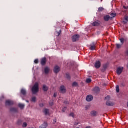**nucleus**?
Returning <instances> with one entry per match:
<instances>
[{
  "mask_svg": "<svg viewBox=\"0 0 128 128\" xmlns=\"http://www.w3.org/2000/svg\"><path fill=\"white\" fill-rule=\"evenodd\" d=\"M104 10V8H100L98 10V12H102Z\"/></svg>",
  "mask_w": 128,
  "mask_h": 128,
  "instance_id": "a878e982",
  "label": "nucleus"
},
{
  "mask_svg": "<svg viewBox=\"0 0 128 128\" xmlns=\"http://www.w3.org/2000/svg\"><path fill=\"white\" fill-rule=\"evenodd\" d=\"M48 123L46 122H44V124L41 126L40 128H48Z\"/></svg>",
  "mask_w": 128,
  "mask_h": 128,
  "instance_id": "f3484780",
  "label": "nucleus"
},
{
  "mask_svg": "<svg viewBox=\"0 0 128 128\" xmlns=\"http://www.w3.org/2000/svg\"><path fill=\"white\" fill-rule=\"evenodd\" d=\"M106 100H107L106 102V106H114V102H112V100H110V96H107L105 98Z\"/></svg>",
  "mask_w": 128,
  "mask_h": 128,
  "instance_id": "f03ea898",
  "label": "nucleus"
},
{
  "mask_svg": "<svg viewBox=\"0 0 128 128\" xmlns=\"http://www.w3.org/2000/svg\"><path fill=\"white\" fill-rule=\"evenodd\" d=\"M0 100H4V96H2L1 97Z\"/></svg>",
  "mask_w": 128,
  "mask_h": 128,
  "instance_id": "ea45409f",
  "label": "nucleus"
},
{
  "mask_svg": "<svg viewBox=\"0 0 128 128\" xmlns=\"http://www.w3.org/2000/svg\"><path fill=\"white\" fill-rule=\"evenodd\" d=\"M74 126H78V122H76L74 123Z\"/></svg>",
  "mask_w": 128,
  "mask_h": 128,
  "instance_id": "a19ab883",
  "label": "nucleus"
},
{
  "mask_svg": "<svg viewBox=\"0 0 128 128\" xmlns=\"http://www.w3.org/2000/svg\"><path fill=\"white\" fill-rule=\"evenodd\" d=\"M50 106H54V102H49Z\"/></svg>",
  "mask_w": 128,
  "mask_h": 128,
  "instance_id": "58836bf2",
  "label": "nucleus"
},
{
  "mask_svg": "<svg viewBox=\"0 0 128 128\" xmlns=\"http://www.w3.org/2000/svg\"><path fill=\"white\" fill-rule=\"evenodd\" d=\"M28 126V124L24 122L23 124V128H26Z\"/></svg>",
  "mask_w": 128,
  "mask_h": 128,
  "instance_id": "7c9ffc66",
  "label": "nucleus"
},
{
  "mask_svg": "<svg viewBox=\"0 0 128 128\" xmlns=\"http://www.w3.org/2000/svg\"><path fill=\"white\" fill-rule=\"evenodd\" d=\"M27 102H28V101H27Z\"/></svg>",
  "mask_w": 128,
  "mask_h": 128,
  "instance_id": "3c124183",
  "label": "nucleus"
},
{
  "mask_svg": "<svg viewBox=\"0 0 128 128\" xmlns=\"http://www.w3.org/2000/svg\"><path fill=\"white\" fill-rule=\"evenodd\" d=\"M64 104H68V102H64Z\"/></svg>",
  "mask_w": 128,
  "mask_h": 128,
  "instance_id": "c03bdc74",
  "label": "nucleus"
},
{
  "mask_svg": "<svg viewBox=\"0 0 128 128\" xmlns=\"http://www.w3.org/2000/svg\"><path fill=\"white\" fill-rule=\"evenodd\" d=\"M21 94H22V96H26V90L24 89H22L21 90Z\"/></svg>",
  "mask_w": 128,
  "mask_h": 128,
  "instance_id": "4468645a",
  "label": "nucleus"
},
{
  "mask_svg": "<svg viewBox=\"0 0 128 128\" xmlns=\"http://www.w3.org/2000/svg\"><path fill=\"white\" fill-rule=\"evenodd\" d=\"M45 116H50V110L48 109H45L44 110Z\"/></svg>",
  "mask_w": 128,
  "mask_h": 128,
  "instance_id": "dca6fc26",
  "label": "nucleus"
},
{
  "mask_svg": "<svg viewBox=\"0 0 128 128\" xmlns=\"http://www.w3.org/2000/svg\"><path fill=\"white\" fill-rule=\"evenodd\" d=\"M6 106H12L14 104V102L8 100L6 101Z\"/></svg>",
  "mask_w": 128,
  "mask_h": 128,
  "instance_id": "9d476101",
  "label": "nucleus"
},
{
  "mask_svg": "<svg viewBox=\"0 0 128 128\" xmlns=\"http://www.w3.org/2000/svg\"><path fill=\"white\" fill-rule=\"evenodd\" d=\"M116 46L117 48H122V45H120V44H116Z\"/></svg>",
  "mask_w": 128,
  "mask_h": 128,
  "instance_id": "c756f323",
  "label": "nucleus"
},
{
  "mask_svg": "<svg viewBox=\"0 0 128 128\" xmlns=\"http://www.w3.org/2000/svg\"><path fill=\"white\" fill-rule=\"evenodd\" d=\"M34 63L36 64H38V60L36 59V60H34Z\"/></svg>",
  "mask_w": 128,
  "mask_h": 128,
  "instance_id": "c9c22d12",
  "label": "nucleus"
},
{
  "mask_svg": "<svg viewBox=\"0 0 128 128\" xmlns=\"http://www.w3.org/2000/svg\"><path fill=\"white\" fill-rule=\"evenodd\" d=\"M70 116L74 118V114L72 112L70 114Z\"/></svg>",
  "mask_w": 128,
  "mask_h": 128,
  "instance_id": "2f4dec72",
  "label": "nucleus"
},
{
  "mask_svg": "<svg viewBox=\"0 0 128 128\" xmlns=\"http://www.w3.org/2000/svg\"><path fill=\"white\" fill-rule=\"evenodd\" d=\"M94 92H96V94H98L100 92V88L96 87L94 89Z\"/></svg>",
  "mask_w": 128,
  "mask_h": 128,
  "instance_id": "ddd939ff",
  "label": "nucleus"
},
{
  "mask_svg": "<svg viewBox=\"0 0 128 128\" xmlns=\"http://www.w3.org/2000/svg\"><path fill=\"white\" fill-rule=\"evenodd\" d=\"M32 90L33 94H36L38 92V90H40L38 83L36 82L34 86L32 88Z\"/></svg>",
  "mask_w": 128,
  "mask_h": 128,
  "instance_id": "f257e3e1",
  "label": "nucleus"
},
{
  "mask_svg": "<svg viewBox=\"0 0 128 128\" xmlns=\"http://www.w3.org/2000/svg\"><path fill=\"white\" fill-rule=\"evenodd\" d=\"M100 66H101L100 62L96 61L95 64V68H100Z\"/></svg>",
  "mask_w": 128,
  "mask_h": 128,
  "instance_id": "6e6552de",
  "label": "nucleus"
},
{
  "mask_svg": "<svg viewBox=\"0 0 128 128\" xmlns=\"http://www.w3.org/2000/svg\"><path fill=\"white\" fill-rule=\"evenodd\" d=\"M62 33V30H60L59 32H58V36H60V34Z\"/></svg>",
  "mask_w": 128,
  "mask_h": 128,
  "instance_id": "e433bc0d",
  "label": "nucleus"
},
{
  "mask_svg": "<svg viewBox=\"0 0 128 128\" xmlns=\"http://www.w3.org/2000/svg\"><path fill=\"white\" fill-rule=\"evenodd\" d=\"M50 69L48 67H46L44 68V72L46 74H48L50 72Z\"/></svg>",
  "mask_w": 128,
  "mask_h": 128,
  "instance_id": "f8f14e48",
  "label": "nucleus"
},
{
  "mask_svg": "<svg viewBox=\"0 0 128 128\" xmlns=\"http://www.w3.org/2000/svg\"><path fill=\"white\" fill-rule=\"evenodd\" d=\"M40 106H44V104H40Z\"/></svg>",
  "mask_w": 128,
  "mask_h": 128,
  "instance_id": "de8ad7c7",
  "label": "nucleus"
},
{
  "mask_svg": "<svg viewBox=\"0 0 128 128\" xmlns=\"http://www.w3.org/2000/svg\"><path fill=\"white\" fill-rule=\"evenodd\" d=\"M60 67L58 66H56L54 68V72L55 74H58L60 72Z\"/></svg>",
  "mask_w": 128,
  "mask_h": 128,
  "instance_id": "0eeeda50",
  "label": "nucleus"
},
{
  "mask_svg": "<svg viewBox=\"0 0 128 128\" xmlns=\"http://www.w3.org/2000/svg\"><path fill=\"white\" fill-rule=\"evenodd\" d=\"M110 18V16L108 15H107L104 17V20L105 22H108Z\"/></svg>",
  "mask_w": 128,
  "mask_h": 128,
  "instance_id": "2eb2a0df",
  "label": "nucleus"
},
{
  "mask_svg": "<svg viewBox=\"0 0 128 128\" xmlns=\"http://www.w3.org/2000/svg\"><path fill=\"white\" fill-rule=\"evenodd\" d=\"M86 82H87V84H90V82H92V79H90V78L87 79Z\"/></svg>",
  "mask_w": 128,
  "mask_h": 128,
  "instance_id": "bb28decb",
  "label": "nucleus"
},
{
  "mask_svg": "<svg viewBox=\"0 0 128 128\" xmlns=\"http://www.w3.org/2000/svg\"><path fill=\"white\" fill-rule=\"evenodd\" d=\"M116 92H120V86H117L116 87Z\"/></svg>",
  "mask_w": 128,
  "mask_h": 128,
  "instance_id": "cd10ccee",
  "label": "nucleus"
},
{
  "mask_svg": "<svg viewBox=\"0 0 128 128\" xmlns=\"http://www.w3.org/2000/svg\"><path fill=\"white\" fill-rule=\"evenodd\" d=\"M54 98H56V94H54Z\"/></svg>",
  "mask_w": 128,
  "mask_h": 128,
  "instance_id": "a18cd8bd",
  "label": "nucleus"
},
{
  "mask_svg": "<svg viewBox=\"0 0 128 128\" xmlns=\"http://www.w3.org/2000/svg\"><path fill=\"white\" fill-rule=\"evenodd\" d=\"M124 10H128V6H124Z\"/></svg>",
  "mask_w": 128,
  "mask_h": 128,
  "instance_id": "79ce46f5",
  "label": "nucleus"
},
{
  "mask_svg": "<svg viewBox=\"0 0 128 128\" xmlns=\"http://www.w3.org/2000/svg\"><path fill=\"white\" fill-rule=\"evenodd\" d=\"M125 20H126V22H128V16H126Z\"/></svg>",
  "mask_w": 128,
  "mask_h": 128,
  "instance_id": "37998d69",
  "label": "nucleus"
},
{
  "mask_svg": "<svg viewBox=\"0 0 128 128\" xmlns=\"http://www.w3.org/2000/svg\"><path fill=\"white\" fill-rule=\"evenodd\" d=\"M18 106H19V108H21V110H22V109L24 108L25 106H24V104H18Z\"/></svg>",
  "mask_w": 128,
  "mask_h": 128,
  "instance_id": "5701e85b",
  "label": "nucleus"
},
{
  "mask_svg": "<svg viewBox=\"0 0 128 128\" xmlns=\"http://www.w3.org/2000/svg\"><path fill=\"white\" fill-rule=\"evenodd\" d=\"M60 90L62 94H64V92H66V88L64 86H61L60 88Z\"/></svg>",
  "mask_w": 128,
  "mask_h": 128,
  "instance_id": "9b49d317",
  "label": "nucleus"
},
{
  "mask_svg": "<svg viewBox=\"0 0 128 128\" xmlns=\"http://www.w3.org/2000/svg\"><path fill=\"white\" fill-rule=\"evenodd\" d=\"M80 35H74L72 37V40L73 42H78L80 40Z\"/></svg>",
  "mask_w": 128,
  "mask_h": 128,
  "instance_id": "7ed1b4c3",
  "label": "nucleus"
},
{
  "mask_svg": "<svg viewBox=\"0 0 128 128\" xmlns=\"http://www.w3.org/2000/svg\"><path fill=\"white\" fill-rule=\"evenodd\" d=\"M123 70H124V67L118 68L116 70L117 74H118V76H120V74H122V73Z\"/></svg>",
  "mask_w": 128,
  "mask_h": 128,
  "instance_id": "20e7f679",
  "label": "nucleus"
},
{
  "mask_svg": "<svg viewBox=\"0 0 128 128\" xmlns=\"http://www.w3.org/2000/svg\"><path fill=\"white\" fill-rule=\"evenodd\" d=\"M110 16H112V18H116V14L112 13L111 14Z\"/></svg>",
  "mask_w": 128,
  "mask_h": 128,
  "instance_id": "c85d7f7f",
  "label": "nucleus"
},
{
  "mask_svg": "<svg viewBox=\"0 0 128 128\" xmlns=\"http://www.w3.org/2000/svg\"><path fill=\"white\" fill-rule=\"evenodd\" d=\"M10 110L12 112H18V108H12Z\"/></svg>",
  "mask_w": 128,
  "mask_h": 128,
  "instance_id": "aec40b11",
  "label": "nucleus"
},
{
  "mask_svg": "<svg viewBox=\"0 0 128 128\" xmlns=\"http://www.w3.org/2000/svg\"><path fill=\"white\" fill-rule=\"evenodd\" d=\"M100 24V21L98 20L94 22L92 24V26H99Z\"/></svg>",
  "mask_w": 128,
  "mask_h": 128,
  "instance_id": "1a4fd4ad",
  "label": "nucleus"
},
{
  "mask_svg": "<svg viewBox=\"0 0 128 128\" xmlns=\"http://www.w3.org/2000/svg\"><path fill=\"white\" fill-rule=\"evenodd\" d=\"M72 86H73V88L78 86V84L76 82H74L72 84Z\"/></svg>",
  "mask_w": 128,
  "mask_h": 128,
  "instance_id": "b1692460",
  "label": "nucleus"
},
{
  "mask_svg": "<svg viewBox=\"0 0 128 128\" xmlns=\"http://www.w3.org/2000/svg\"><path fill=\"white\" fill-rule=\"evenodd\" d=\"M66 78H68V80L70 79V74H66Z\"/></svg>",
  "mask_w": 128,
  "mask_h": 128,
  "instance_id": "473e14b6",
  "label": "nucleus"
},
{
  "mask_svg": "<svg viewBox=\"0 0 128 128\" xmlns=\"http://www.w3.org/2000/svg\"><path fill=\"white\" fill-rule=\"evenodd\" d=\"M91 114H92V116H96V114H97L96 112L92 111L91 112Z\"/></svg>",
  "mask_w": 128,
  "mask_h": 128,
  "instance_id": "412c9836",
  "label": "nucleus"
},
{
  "mask_svg": "<svg viewBox=\"0 0 128 128\" xmlns=\"http://www.w3.org/2000/svg\"><path fill=\"white\" fill-rule=\"evenodd\" d=\"M124 22L125 24H126V22Z\"/></svg>",
  "mask_w": 128,
  "mask_h": 128,
  "instance_id": "8fccbe9b",
  "label": "nucleus"
},
{
  "mask_svg": "<svg viewBox=\"0 0 128 128\" xmlns=\"http://www.w3.org/2000/svg\"><path fill=\"white\" fill-rule=\"evenodd\" d=\"M43 90L44 92H48V87L46 85H44L43 86Z\"/></svg>",
  "mask_w": 128,
  "mask_h": 128,
  "instance_id": "a211bd4d",
  "label": "nucleus"
},
{
  "mask_svg": "<svg viewBox=\"0 0 128 128\" xmlns=\"http://www.w3.org/2000/svg\"><path fill=\"white\" fill-rule=\"evenodd\" d=\"M32 102H36V97L32 98Z\"/></svg>",
  "mask_w": 128,
  "mask_h": 128,
  "instance_id": "393cba45",
  "label": "nucleus"
},
{
  "mask_svg": "<svg viewBox=\"0 0 128 128\" xmlns=\"http://www.w3.org/2000/svg\"><path fill=\"white\" fill-rule=\"evenodd\" d=\"M120 40L121 44H122H122H124V42H126V40H124V38H120Z\"/></svg>",
  "mask_w": 128,
  "mask_h": 128,
  "instance_id": "4be33fe9",
  "label": "nucleus"
},
{
  "mask_svg": "<svg viewBox=\"0 0 128 128\" xmlns=\"http://www.w3.org/2000/svg\"><path fill=\"white\" fill-rule=\"evenodd\" d=\"M86 128H92V127H90V126H87V127H86Z\"/></svg>",
  "mask_w": 128,
  "mask_h": 128,
  "instance_id": "09e8293b",
  "label": "nucleus"
},
{
  "mask_svg": "<svg viewBox=\"0 0 128 128\" xmlns=\"http://www.w3.org/2000/svg\"><path fill=\"white\" fill-rule=\"evenodd\" d=\"M56 120H54V124H56Z\"/></svg>",
  "mask_w": 128,
  "mask_h": 128,
  "instance_id": "49530a36",
  "label": "nucleus"
},
{
  "mask_svg": "<svg viewBox=\"0 0 128 128\" xmlns=\"http://www.w3.org/2000/svg\"><path fill=\"white\" fill-rule=\"evenodd\" d=\"M94 100V97L92 95H88L86 98V100H87V102H92V100Z\"/></svg>",
  "mask_w": 128,
  "mask_h": 128,
  "instance_id": "423d86ee",
  "label": "nucleus"
},
{
  "mask_svg": "<svg viewBox=\"0 0 128 128\" xmlns=\"http://www.w3.org/2000/svg\"><path fill=\"white\" fill-rule=\"evenodd\" d=\"M85 108H86V110H88V108H90V106H86Z\"/></svg>",
  "mask_w": 128,
  "mask_h": 128,
  "instance_id": "4c0bfd02",
  "label": "nucleus"
},
{
  "mask_svg": "<svg viewBox=\"0 0 128 128\" xmlns=\"http://www.w3.org/2000/svg\"><path fill=\"white\" fill-rule=\"evenodd\" d=\"M46 58H44L41 60V64L42 66H46Z\"/></svg>",
  "mask_w": 128,
  "mask_h": 128,
  "instance_id": "39448f33",
  "label": "nucleus"
},
{
  "mask_svg": "<svg viewBox=\"0 0 128 128\" xmlns=\"http://www.w3.org/2000/svg\"><path fill=\"white\" fill-rule=\"evenodd\" d=\"M96 45H92L90 48V50H96Z\"/></svg>",
  "mask_w": 128,
  "mask_h": 128,
  "instance_id": "6ab92c4d",
  "label": "nucleus"
},
{
  "mask_svg": "<svg viewBox=\"0 0 128 128\" xmlns=\"http://www.w3.org/2000/svg\"><path fill=\"white\" fill-rule=\"evenodd\" d=\"M103 68L104 70H106V68H108V65L106 64L104 65Z\"/></svg>",
  "mask_w": 128,
  "mask_h": 128,
  "instance_id": "f704fd0d",
  "label": "nucleus"
},
{
  "mask_svg": "<svg viewBox=\"0 0 128 128\" xmlns=\"http://www.w3.org/2000/svg\"><path fill=\"white\" fill-rule=\"evenodd\" d=\"M66 108H66V107L63 108L62 110V112H66Z\"/></svg>",
  "mask_w": 128,
  "mask_h": 128,
  "instance_id": "72a5a7b5",
  "label": "nucleus"
}]
</instances>
